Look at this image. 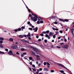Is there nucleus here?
<instances>
[{
    "mask_svg": "<svg viewBox=\"0 0 74 74\" xmlns=\"http://www.w3.org/2000/svg\"><path fill=\"white\" fill-rule=\"evenodd\" d=\"M28 67L29 68V70L30 71H32V69H31V68H30V67H29V66H28Z\"/></svg>",
    "mask_w": 74,
    "mask_h": 74,
    "instance_id": "48",
    "label": "nucleus"
},
{
    "mask_svg": "<svg viewBox=\"0 0 74 74\" xmlns=\"http://www.w3.org/2000/svg\"><path fill=\"white\" fill-rule=\"evenodd\" d=\"M18 32H19V31H21V28H19L18 29Z\"/></svg>",
    "mask_w": 74,
    "mask_h": 74,
    "instance_id": "27",
    "label": "nucleus"
},
{
    "mask_svg": "<svg viewBox=\"0 0 74 74\" xmlns=\"http://www.w3.org/2000/svg\"><path fill=\"white\" fill-rule=\"evenodd\" d=\"M46 34H48V33H49V31L47 30V31H46Z\"/></svg>",
    "mask_w": 74,
    "mask_h": 74,
    "instance_id": "26",
    "label": "nucleus"
},
{
    "mask_svg": "<svg viewBox=\"0 0 74 74\" xmlns=\"http://www.w3.org/2000/svg\"><path fill=\"white\" fill-rule=\"evenodd\" d=\"M9 40L11 41H14V40H13V39H12V38H10L9 39Z\"/></svg>",
    "mask_w": 74,
    "mask_h": 74,
    "instance_id": "22",
    "label": "nucleus"
},
{
    "mask_svg": "<svg viewBox=\"0 0 74 74\" xmlns=\"http://www.w3.org/2000/svg\"><path fill=\"white\" fill-rule=\"evenodd\" d=\"M47 66H50V64L48 62H47Z\"/></svg>",
    "mask_w": 74,
    "mask_h": 74,
    "instance_id": "30",
    "label": "nucleus"
},
{
    "mask_svg": "<svg viewBox=\"0 0 74 74\" xmlns=\"http://www.w3.org/2000/svg\"><path fill=\"white\" fill-rule=\"evenodd\" d=\"M32 55H33V56H36V54H35V53H34V52L32 51Z\"/></svg>",
    "mask_w": 74,
    "mask_h": 74,
    "instance_id": "20",
    "label": "nucleus"
},
{
    "mask_svg": "<svg viewBox=\"0 0 74 74\" xmlns=\"http://www.w3.org/2000/svg\"><path fill=\"white\" fill-rule=\"evenodd\" d=\"M18 36L20 37V38H23V36L22 35H18Z\"/></svg>",
    "mask_w": 74,
    "mask_h": 74,
    "instance_id": "13",
    "label": "nucleus"
},
{
    "mask_svg": "<svg viewBox=\"0 0 74 74\" xmlns=\"http://www.w3.org/2000/svg\"><path fill=\"white\" fill-rule=\"evenodd\" d=\"M27 37H31V35H30V32H29L28 33V34L27 35Z\"/></svg>",
    "mask_w": 74,
    "mask_h": 74,
    "instance_id": "16",
    "label": "nucleus"
},
{
    "mask_svg": "<svg viewBox=\"0 0 74 74\" xmlns=\"http://www.w3.org/2000/svg\"><path fill=\"white\" fill-rule=\"evenodd\" d=\"M53 37L54 38H55V37H56V36H55V35H54L53 36Z\"/></svg>",
    "mask_w": 74,
    "mask_h": 74,
    "instance_id": "56",
    "label": "nucleus"
},
{
    "mask_svg": "<svg viewBox=\"0 0 74 74\" xmlns=\"http://www.w3.org/2000/svg\"><path fill=\"white\" fill-rule=\"evenodd\" d=\"M3 41L2 40L0 41V43H1V44H2L3 43Z\"/></svg>",
    "mask_w": 74,
    "mask_h": 74,
    "instance_id": "38",
    "label": "nucleus"
},
{
    "mask_svg": "<svg viewBox=\"0 0 74 74\" xmlns=\"http://www.w3.org/2000/svg\"><path fill=\"white\" fill-rule=\"evenodd\" d=\"M58 65H59L60 66H61L62 67H63V68H65V69H66V70H68V71H69L70 73H71V74H73V73H72L71 72V71H70V70H69V69L67 68L66 67H65L64 66V65H63L60 64H59V63H58Z\"/></svg>",
    "mask_w": 74,
    "mask_h": 74,
    "instance_id": "2",
    "label": "nucleus"
},
{
    "mask_svg": "<svg viewBox=\"0 0 74 74\" xmlns=\"http://www.w3.org/2000/svg\"><path fill=\"white\" fill-rule=\"evenodd\" d=\"M30 21H28V22H27V24L28 25H30Z\"/></svg>",
    "mask_w": 74,
    "mask_h": 74,
    "instance_id": "53",
    "label": "nucleus"
},
{
    "mask_svg": "<svg viewBox=\"0 0 74 74\" xmlns=\"http://www.w3.org/2000/svg\"><path fill=\"white\" fill-rule=\"evenodd\" d=\"M32 15L33 16H34L33 17L32 16L31 18V19H32V21H33L34 22H36V21H37V18H38V16H37V15L36 14H34L33 13H32Z\"/></svg>",
    "mask_w": 74,
    "mask_h": 74,
    "instance_id": "1",
    "label": "nucleus"
},
{
    "mask_svg": "<svg viewBox=\"0 0 74 74\" xmlns=\"http://www.w3.org/2000/svg\"><path fill=\"white\" fill-rule=\"evenodd\" d=\"M25 27L24 26H22L21 27V29H25Z\"/></svg>",
    "mask_w": 74,
    "mask_h": 74,
    "instance_id": "35",
    "label": "nucleus"
},
{
    "mask_svg": "<svg viewBox=\"0 0 74 74\" xmlns=\"http://www.w3.org/2000/svg\"><path fill=\"white\" fill-rule=\"evenodd\" d=\"M16 42L15 44L16 45H18V44H19V43H18V42Z\"/></svg>",
    "mask_w": 74,
    "mask_h": 74,
    "instance_id": "60",
    "label": "nucleus"
},
{
    "mask_svg": "<svg viewBox=\"0 0 74 74\" xmlns=\"http://www.w3.org/2000/svg\"><path fill=\"white\" fill-rule=\"evenodd\" d=\"M40 23H43V21H40Z\"/></svg>",
    "mask_w": 74,
    "mask_h": 74,
    "instance_id": "54",
    "label": "nucleus"
},
{
    "mask_svg": "<svg viewBox=\"0 0 74 74\" xmlns=\"http://www.w3.org/2000/svg\"><path fill=\"white\" fill-rule=\"evenodd\" d=\"M64 22H69V20L67 19H65L64 20Z\"/></svg>",
    "mask_w": 74,
    "mask_h": 74,
    "instance_id": "18",
    "label": "nucleus"
},
{
    "mask_svg": "<svg viewBox=\"0 0 74 74\" xmlns=\"http://www.w3.org/2000/svg\"><path fill=\"white\" fill-rule=\"evenodd\" d=\"M0 40H4V38H3L2 37H0Z\"/></svg>",
    "mask_w": 74,
    "mask_h": 74,
    "instance_id": "24",
    "label": "nucleus"
},
{
    "mask_svg": "<svg viewBox=\"0 0 74 74\" xmlns=\"http://www.w3.org/2000/svg\"><path fill=\"white\" fill-rule=\"evenodd\" d=\"M42 68H41L39 69V70L40 71H42Z\"/></svg>",
    "mask_w": 74,
    "mask_h": 74,
    "instance_id": "64",
    "label": "nucleus"
},
{
    "mask_svg": "<svg viewBox=\"0 0 74 74\" xmlns=\"http://www.w3.org/2000/svg\"><path fill=\"white\" fill-rule=\"evenodd\" d=\"M44 71H48V70L46 68H44L43 69Z\"/></svg>",
    "mask_w": 74,
    "mask_h": 74,
    "instance_id": "15",
    "label": "nucleus"
},
{
    "mask_svg": "<svg viewBox=\"0 0 74 74\" xmlns=\"http://www.w3.org/2000/svg\"><path fill=\"white\" fill-rule=\"evenodd\" d=\"M45 43H47V40H45Z\"/></svg>",
    "mask_w": 74,
    "mask_h": 74,
    "instance_id": "41",
    "label": "nucleus"
},
{
    "mask_svg": "<svg viewBox=\"0 0 74 74\" xmlns=\"http://www.w3.org/2000/svg\"><path fill=\"white\" fill-rule=\"evenodd\" d=\"M5 54V53L1 51H0V54Z\"/></svg>",
    "mask_w": 74,
    "mask_h": 74,
    "instance_id": "19",
    "label": "nucleus"
},
{
    "mask_svg": "<svg viewBox=\"0 0 74 74\" xmlns=\"http://www.w3.org/2000/svg\"><path fill=\"white\" fill-rule=\"evenodd\" d=\"M23 55H26L27 54V53H23Z\"/></svg>",
    "mask_w": 74,
    "mask_h": 74,
    "instance_id": "34",
    "label": "nucleus"
},
{
    "mask_svg": "<svg viewBox=\"0 0 74 74\" xmlns=\"http://www.w3.org/2000/svg\"><path fill=\"white\" fill-rule=\"evenodd\" d=\"M25 4L26 5V8H27V10H28V9H29V8H28V7H27V5H26V4H25Z\"/></svg>",
    "mask_w": 74,
    "mask_h": 74,
    "instance_id": "49",
    "label": "nucleus"
},
{
    "mask_svg": "<svg viewBox=\"0 0 74 74\" xmlns=\"http://www.w3.org/2000/svg\"><path fill=\"white\" fill-rule=\"evenodd\" d=\"M36 52H38L39 53V52H40V50L38 49H37V50L36 51Z\"/></svg>",
    "mask_w": 74,
    "mask_h": 74,
    "instance_id": "25",
    "label": "nucleus"
},
{
    "mask_svg": "<svg viewBox=\"0 0 74 74\" xmlns=\"http://www.w3.org/2000/svg\"><path fill=\"white\" fill-rule=\"evenodd\" d=\"M24 36L25 37H27V35H24L23 36Z\"/></svg>",
    "mask_w": 74,
    "mask_h": 74,
    "instance_id": "55",
    "label": "nucleus"
},
{
    "mask_svg": "<svg viewBox=\"0 0 74 74\" xmlns=\"http://www.w3.org/2000/svg\"><path fill=\"white\" fill-rule=\"evenodd\" d=\"M59 32L60 33H63V31L61 30L60 31H59Z\"/></svg>",
    "mask_w": 74,
    "mask_h": 74,
    "instance_id": "45",
    "label": "nucleus"
},
{
    "mask_svg": "<svg viewBox=\"0 0 74 74\" xmlns=\"http://www.w3.org/2000/svg\"><path fill=\"white\" fill-rule=\"evenodd\" d=\"M42 33H43V34H46V32H42Z\"/></svg>",
    "mask_w": 74,
    "mask_h": 74,
    "instance_id": "39",
    "label": "nucleus"
},
{
    "mask_svg": "<svg viewBox=\"0 0 74 74\" xmlns=\"http://www.w3.org/2000/svg\"><path fill=\"white\" fill-rule=\"evenodd\" d=\"M36 56V59L37 60H40V56L38 55Z\"/></svg>",
    "mask_w": 74,
    "mask_h": 74,
    "instance_id": "7",
    "label": "nucleus"
},
{
    "mask_svg": "<svg viewBox=\"0 0 74 74\" xmlns=\"http://www.w3.org/2000/svg\"><path fill=\"white\" fill-rule=\"evenodd\" d=\"M16 55H19V53L18 52H17L16 53Z\"/></svg>",
    "mask_w": 74,
    "mask_h": 74,
    "instance_id": "63",
    "label": "nucleus"
},
{
    "mask_svg": "<svg viewBox=\"0 0 74 74\" xmlns=\"http://www.w3.org/2000/svg\"><path fill=\"white\" fill-rule=\"evenodd\" d=\"M49 36H50L51 37H52V36H53V34H52V32H50L49 33Z\"/></svg>",
    "mask_w": 74,
    "mask_h": 74,
    "instance_id": "11",
    "label": "nucleus"
},
{
    "mask_svg": "<svg viewBox=\"0 0 74 74\" xmlns=\"http://www.w3.org/2000/svg\"><path fill=\"white\" fill-rule=\"evenodd\" d=\"M67 39H65V38L64 39V41L65 42H67Z\"/></svg>",
    "mask_w": 74,
    "mask_h": 74,
    "instance_id": "43",
    "label": "nucleus"
},
{
    "mask_svg": "<svg viewBox=\"0 0 74 74\" xmlns=\"http://www.w3.org/2000/svg\"><path fill=\"white\" fill-rule=\"evenodd\" d=\"M29 64H30V65H32V62H29Z\"/></svg>",
    "mask_w": 74,
    "mask_h": 74,
    "instance_id": "40",
    "label": "nucleus"
},
{
    "mask_svg": "<svg viewBox=\"0 0 74 74\" xmlns=\"http://www.w3.org/2000/svg\"><path fill=\"white\" fill-rule=\"evenodd\" d=\"M29 30H33V28H29Z\"/></svg>",
    "mask_w": 74,
    "mask_h": 74,
    "instance_id": "32",
    "label": "nucleus"
},
{
    "mask_svg": "<svg viewBox=\"0 0 74 74\" xmlns=\"http://www.w3.org/2000/svg\"><path fill=\"white\" fill-rule=\"evenodd\" d=\"M5 51H6L7 52H8V49H5Z\"/></svg>",
    "mask_w": 74,
    "mask_h": 74,
    "instance_id": "47",
    "label": "nucleus"
},
{
    "mask_svg": "<svg viewBox=\"0 0 74 74\" xmlns=\"http://www.w3.org/2000/svg\"><path fill=\"white\" fill-rule=\"evenodd\" d=\"M55 30H56V31H58V30H59L58 28H55Z\"/></svg>",
    "mask_w": 74,
    "mask_h": 74,
    "instance_id": "51",
    "label": "nucleus"
},
{
    "mask_svg": "<svg viewBox=\"0 0 74 74\" xmlns=\"http://www.w3.org/2000/svg\"><path fill=\"white\" fill-rule=\"evenodd\" d=\"M49 36H48V35L47 34H46L45 35V37H48Z\"/></svg>",
    "mask_w": 74,
    "mask_h": 74,
    "instance_id": "36",
    "label": "nucleus"
},
{
    "mask_svg": "<svg viewBox=\"0 0 74 74\" xmlns=\"http://www.w3.org/2000/svg\"><path fill=\"white\" fill-rule=\"evenodd\" d=\"M54 23V24H58V22H56Z\"/></svg>",
    "mask_w": 74,
    "mask_h": 74,
    "instance_id": "58",
    "label": "nucleus"
},
{
    "mask_svg": "<svg viewBox=\"0 0 74 74\" xmlns=\"http://www.w3.org/2000/svg\"><path fill=\"white\" fill-rule=\"evenodd\" d=\"M61 38V37H60V36H59L58 38V40H59V39H60Z\"/></svg>",
    "mask_w": 74,
    "mask_h": 74,
    "instance_id": "61",
    "label": "nucleus"
},
{
    "mask_svg": "<svg viewBox=\"0 0 74 74\" xmlns=\"http://www.w3.org/2000/svg\"><path fill=\"white\" fill-rule=\"evenodd\" d=\"M29 60H32V59H33V57H29Z\"/></svg>",
    "mask_w": 74,
    "mask_h": 74,
    "instance_id": "21",
    "label": "nucleus"
},
{
    "mask_svg": "<svg viewBox=\"0 0 74 74\" xmlns=\"http://www.w3.org/2000/svg\"><path fill=\"white\" fill-rule=\"evenodd\" d=\"M25 49L22 48L21 49V51H25Z\"/></svg>",
    "mask_w": 74,
    "mask_h": 74,
    "instance_id": "29",
    "label": "nucleus"
},
{
    "mask_svg": "<svg viewBox=\"0 0 74 74\" xmlns=\"http://www.w3.org/2000/svg\"><path fill=\"white\" fill-rule=\"evenodd\" d=\"M60 73H63H63H64V72L63 71V70H60Z\"/></svg>",
    "mask_w": 74,
    "mask_h": 74,
    "instance_id": "23",
    "label": "nucleus"
},
{
    "mask_svg": "<svg viewBox=\"0 0 74 74\" xmlns=\"http://www.w3.org/2000/svg\"><path fill=\"white\" fill-rule=\"evenodd\" d=\"M59 20L60 21H62V22H64V20H63L62 19L59 18Z\"/></svg>",
    "mask_w": 74,
    "mask_h": 74,
    "instance_id": "14",
    "label": "nucleus"
},
{
    "mask_svg": "<svg viewBox=\"0 0 74 74\" xmlns=\"http://www.w3.org/2000/svg\"><path fill=\"white\" fill-rule=\"evenodd\" d=\"M44 66H45L46 65H47V62H44Z\"/></svg>",
    "mask_w": 74,
    "mask_h": 74,
    "instance_id": "28",
    "label": "nucleus"
},
{
    "mask_svg": "<svg viewBox=\"0 0 74 74\" xmlns=\"http://www.w3.org/2000/svg\"><path fill=\"white\" fill-rule=\"evenodd\" d=\"M28 11L29 12H30V10L29 8L28 9Z\"/></svg>",
    "mask_w": 74,
    "mask_h": 74,
    "instance_id": "44",
    "label": "nucleus"
},
{
    "mask_svg": "<svg viewBox=\"0 0 74 74\" xmlns=\"http://www.w3.org/2000/svg\"><path fill=\"white\" fill-rule=\"evenodd\" d=\"M51 48H54L52 45L51 46Z\"/></svg>",
    "mask_w": 74,
    "mask_h": 74,
    "instance_id": "57",
    "label": "nucleus"
},
{
    "mask_svg": "<svg viewBox=\"0 0 74 74\" xmlns=\"http://www.w3.org/2000/svg\"><path fill=\"white\" fill-rule=\"evenodd\" d=\"M72 24L73 26L72 27V28H73V27H74V22L72 23Z\"/></svg>",
    "mask_w": 74,
    "mask_h": 74,
    "instance_id": "31",
    "label": "nucleus"
},
{
    "mask_svg": "<svg viewBox=\"0 0 74 74\" xmlns=\"http://www.w3.org/2000/svg\"><path fill=\"white\" fill-rule=\"evenodd\" d=\"M13 52L11 50H10L9 52H8V54L9 55H13L14 54L13 53Z\"/></svg>",
    "mask_w": 74,
    "mask_h": 74,
    "instance_id": "4",
    "label": "nucleus"
},
{
    "mask_svg": "<svg viewBox=\"0 0 74 74\" xmlns=\"http://www.w3.org/2000/svg\"><path fill=\"white\" fill-rule=\"evenodd\" d=\"M51 73H53V72H54V70H51Z\"/></svg>",
    "mask_w": 74,
    "mask_h": 74,
    "instance_id": "52",
    "label": "nucleus"
},
{
    "mask_svg": "<svg viewBox=\"0 0 74 74\" xmlns=\"http://www.w3.org/2000/svg\"><path fill=\"white\" fill-rule=\"evenodd\" d=\"M57 48H58L59 49H60L61 48V47H59V46H57Z\"/></svg>",
    "mask_w": 74,
    "mask_h": 74,
    "instance_id": "59",
    "label": "nucleus"
},
{
    "mask_svg": "<svg viewBox=\"0 0 74 74\" xmlns=\"http://www.w3.org/2000/svg\"><path fill=\"white\" fill-rule=\"evenodd\" d=\"M41 41V39H39L38 40V41Z\"/></svg>",
    "mask_w": 74,
    "mask_h": 74,
    "instance_id": "62",
    "label": "nucleus"
},
{
    "mask_svg": "<svg viewBox=\"0 0 74 74\" xmlns=\"http://www.w3.org/2000/svg\"><path fill=\"white\" fill-rule=\"evenodd\" d=\"M56 33L57 34H59V32L58 31H56Z\"/></svg>",
    "mask_w": 74,
    "mask_h": 74,
    "instance_id": "37",
    "label": "nucleus"
},
{
    "mask_svg": "<svg viewBox=\"0 0 74 74\" xmlns=\"http://www.w3.org/2000/svg\"><path fill=\"white\" fill-rule=\"evenodd\" d=\"M11 48L13 49H16L18 48V46L15 44H13Z\"/></svg>",
    "mask_w": 74,
    "mask_h": 74,
    "instance_id": "3",
    "label": "nucleus"
},
{
    "mask_svg": "<svg viewBox=\"0 0 74 74\" xmlns=\"http://www.w3.org/2000/svg\"><path fill=\"white\" fill-rule=\"evenodd\" d=\"M40 35L41 36H44V34H41Z\"/></svg>",
    "mask_w": 74,
    "mask_h": 74,
    "instance_id": "46",
    "label": "nucleus"
},
{
    "mask_svg": "<svg viewBox=\"0 0 74 74\" xmlns=\"http://www.w3.org/2000/svg\"><path fill=\"white\" fill-rule=\"evenodd\" d=\"M33 49L34 51H35V52H37V49H36V48H34Z\"/></svg>",
    "mask_w": 74,
    "mask_h": 74,
    "instance_id": "17",
    "label": "nucleus"
},
{
    "mask_svg": "<svg viewBox=\"0 0 74 74\" xmlns=\"http://www.w3.org/2000/svg\"><path fill=\"white\" fill-rule=\"evenodd\" d=\"M14 32H18V29H16L14 30Z\"/></svg>",
    "mask_w": 74,
    "mask_h": 74,
    "instance_id": "42",
    "label": "nucleus"
},
{
    "mask_svg": "<svg viewBox=\"0 0 74 74\" xmlns=\"http://www.w3.org/2000/svg\"><path fill=\"white\" fill-rule=\"evenodd\" d=\"M21 41L22 42H26L27 43V42H28V41L27 40H25V39L22 40Z\"/></svg>",
    "mask_w": 74,
    "mask_h": 74,
    "instance_id": "6",
    "label": "nucleus"
},
{
    "mask_svg": "<svg viewBox=\"0 0 74 74\" xmlns=\"http://www.w3.org/2000/svg\"><path fill=\"white\" fill-rule=\"evenodd\" d=\"M32 70H33V71H34V72H35V71H36V70L35 69L32 68Z\"/></svg>",
    "mask_w": 74,
    "mask_h": 74,
    "instance_id": "33",
    "label": "nucleus"
},
{
    "mask_svg": "<svg viewBox=\"0 0 74 74\" xmlns=\"http://www.w3.org/2000/svg\"><path fill=\"white\" fill-rule=\"evenodd\" d=\"M33 30H35L34 31L35 32H37V30H38V27H36L35 28H34L33 29Z\"/></svg>",
    "mask_w": 74,
    "mask_h": 74,
    "instance_id": "5",
    "label": "nucleus"
},
{
    "mask_svg": "<svg viewBox=\"0 0 74 74\" xmlns=\"http://www.w3.org/2000/svg\"><path fill=\"white\" fill-rule=\"evenodd\" d=\"M74 29L73 28L72 29H71V33L73 35H74Z\"/></svg>",
    "mask_w": 74,
    "mask_h": 74,
    "instance_id": "9",
    "label": "nucleus"
},
{
    "mask_svg": "<svg viewBox=\"0 0 74 74\" xmlns=\"http://www.w3.org/2000/svg\"><path fill=\"white\" fill-rule=\"evenodd\" d=\"M38 21H42V19L40 17H38Z\"/></svg>",
    "mask_w": 74,
    "mask_h": 74,
    "instance_id": "12",
    "label": "nucleus"
},
{
    "mask_svg": "<svg viewBox=\"0 0 74 74\" xmlns=\"http://www.w3.org/2000/svg\"><path fill=\"white\" fill-rule=\"evenodd\" d=\"M68 47L69 46H68V45H66L64 46V48L65 49H67V48H68Z\"/></svg>",
    "mask_w": 74,
    "mask_h": 74,
    "instance_id": "8",
    "label": "nucleus"
},
{
    "mask_svg": "<svg viewBox=\"0 0 74 74\" xmlns=\"http://www.w3.org/2000/svg\"><path fill=\"white\" fill-rule=\"evenodd\" d=\"M37 23L38 24H40V21H37Z\"/></svg>",
    "mask_w": 74,
    "mask_h": 74,
    "instance_id": "50",
    "label": "nucleus"
},
{
    "mask_svg": "<svg viewBox=\"0 0 74 74\" xmlns=\"http://www.w3.org/2000/svg\"><path fill=\"white\" fill-rule=\"evenodd\" d=\"M0 48H4V46H3V45L1 44H0Z\"/></svg>",
    "mask_w": 74,
    "mask_h": 74,
    "instance_id": "10",
    "label": "nucleus"
}]
</instances>
